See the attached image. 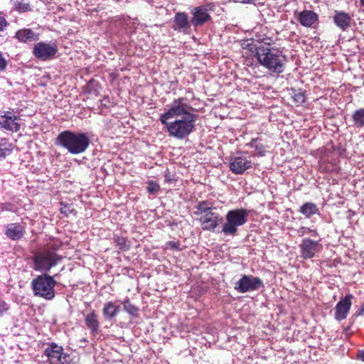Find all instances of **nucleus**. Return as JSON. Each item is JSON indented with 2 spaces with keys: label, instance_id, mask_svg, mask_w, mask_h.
I'll use <instances>...</instances> for the list:
<instances>
[{
  "label": "nucleus",
  "instance_id": "obj_1",
  "mask_svg": "<svg viewBox=\"0 0 364 364\" xmlns=\"http://www.w3.org/2000/svg\"><path fill=\"white\" fill-rule=\"evenodd\" d=\"M192 109L185 97L174 99L167 106L160 116V122L166 127L169 136L181 140L193 132L197 116L190 112Z\"/></svg>",
  "mask_w": 364,
  "mask_h": 364
},
{
  "label": "nucleus",
  "instance_id": "obj_2",
  "mask_svg": "<svg viewBox=\"0 0 364 364\" xmlns=\"http://www.w3.org/2000/svg\"><path fill=\"white\" fill-rule=\"evenodd\" d=\"M255 57L264 68L273 74H280L285 70L287 62L283 50L272 45L255 47Z\"/></svg>",
  "mask_w": 364,
  "mask_h": 364
},
{
  "label": "nucleus",
  "instance_id": "obj_3",
  "mask_svg": "<svg viewBox=\"0 0 364 364\" xmlns=\"http://www.w3.org/2000/svg\"><path fill=\"white\" fill-rule=\"evenodd\" d=\"M59 145L64 147L72 154L85 152L89 146L90 139L86 133L64 131L57 137Z\"/></svg>",
  "mask_w": 364,
  "mask_h": 364
},
{
  "label": "nucleus",
  "instance_id": "obj_4",
  "mask_svg": "<svg viewBox=\"0 0 364 364\" xmlns=\"http://www.w3.org/2000/svg\"><path fill=\"white\" fill-rule=\"evenodd\" d=\"M56 283L54 277L48 274L38 275L31 282L33 294L46 300H52L55 295L54 288Z\"/></svg>",
  "mask_w": 364,
  "mask_h": 364
},
{
  "label": "nucleus",
  "instance_id": "obj_5",
  "mask_svg": "<svg viewBox=\"0 0 364 364\" xmlns=\"http://www.w3.org/2000/svg\"><path fill=\"white\" fill-rule=\"evenodd\" d=\"M250 211L244 208H237L229 210L226 215L222 232L225 235L234 236L237 232L238 227L247 223Z\"/></svg>",
  "mask_w": 364,
  "mask_h": 364
},
{
  "label": "nucleus",
  "instance_id": "obj_6",
  "mask_svg": "<svg viewBox=\"0 0 364 364\" xmlns=\"http://www.w3.org/2000/svg\"><path fill=\"white\" fill-rule=\"evenodd\" d=\"M63 257L50 249L43 250L34 254L33 257V267L35 271L47 272L61 262Z\"/></svg>",
  "mask_w": 364,
  "mask_h": 364
},
{
  "label": "nucleus",
  "instance_id": "obj_7",
  "mask_svg": "<svg viewBox=\"0 0 364 364\" xmlns=\"http://www.w3.org/2000/svg\"><path fill=\"white\" fill-rule=\"evenodd\" d=\"M58 52V46L55 42H38L33 48V55L38 60L46 61L52 59Z\"/></svg>",
  "mask_w": 364,
  "mask_h": 364
},
{
  "label": "nucleus",
  "instance_id": "obj_8",
  "mask_svg": "<svg viewBox=\"0 0 364 364\" xmlns=\"http://www.w3.org/2000/svg\"><path fill=\"white\" fill-rule=\"evenodd\" d=\"M300 256L304 259H310L317 256L323 250V245L319 240H314L309 237L304 238L299 245Z\"/></svg>",
  "mask_w": 364,
  "mask_h": 364
},
{
  "label": "nucleus",
  "instance_id": "obj_9",
  "mask_svg": "<svg viewBox=\"0 0 364 364\" xmlns=\"http://www.w3.org/2000/svg\"><path fill=\"white\" fill-rule=\"evenodd\" d=\"M263 287V282L261 279L252 275L243 274L237 282L235 289L239 293H246L259 290Z\"/></svg>",
  "mask_w": 364,
  "mask_h": 364
},
{
  "label": "nucleus",
  "instance_id": "obj_10",
  "mask_svg": "<svg viewBox=\"0 0 364 364\" xmlns=\"http://www.w3.org/2000/svg\"><path fill=\"white\" fill-rule=\"evenodd\" d=\"M253 162L245 156H233L229 163L230 170L235 174H242L252 167Z\"/></svg>",
  "mask_w": 364,
  "mask_h": 364
},
{
  "label": "nucleus",
  "instance_id": "obj_11",
  "mask_svg": "<svg viewBox=\"0 0 364 364\" xmlns=\"http://www.w3.org/2000/svg\"><path fill=\"white\" fill-rule=\"evenodd\" d=\"M191 13L192 14L191 23L195 28L205 24L211 19L208 9L205 6H196L191 9Z\"/></svg>",
  "mask_w": 364,
  "mask_h": 364
},
{
  "label": "nucleus",
  "instance_id": "obj_12",
  "mask_svg": "<svg viewBox=\"0 0 364 364\" xmlns=\"http://www.w3.org/2000/svg\"><path fill=\"white\" fill-rule=\"evenodd\" d=\"M222 217L214 210L199 217L202 229L208 231H213L218 224L222 222Z\"/></svg>",
  "mask_w": 364,
  "mask_h": 364
},
{
  "label": "nucleus",
  "instance_id": "obj_13",
  "mask_svg": "<svg viewBox=\"0 0 364 364\" xmlns=\"http://www.w3.org/2000/svg\"><path fill=\"white\" fill-rule=\"evenodd\" d=\"M18 120L19 117L11 112H5L4 114H0V127L8 131L18 132L21 127Z\"/></svg>",
  "mask_w": 364,
  "mask_h": 364
},
{
  "label": "nucleus",
  "instance_id": "obj_14",
  "mask_svg": "<svg viewBox=\"0 0 364 364\" xmlns=\"http://www.w3.org/2000/svg\"><path fill=\"white\" fill-rule=\"evenodd\" d=\"M25 232L26 228L22 223H10L5 226V235L12 240H20L23 237Z\"/></svg>",
  "mask_w": 364,
  "mask_h": 364
},
{
  "label": "nucleus",
  "instance_id": "obj_15",
  "mask_svg": "<svg viewBox=\"0 0 364 364\" xmlns=\"http://www.w3.org/2000/svg\"><path fill=\"white\" fill-rule=\"evenodd\" d=\"M351 295H348L341 299L336 306L335 318L338 321L345 319L351 306Z\"/></svg>",
  "mask_w": 364,
  "mask_h": 364
},
{
  "label": "nucleus",
  "instance_id": "obj_16",
  "mask_svg": "<svg viewBox=\"0 0 364 364\" xmlns=\"http://www.w3.org/2000/svg\"><path fill=\"white\" fill-rule=\"evenodd\" d=\"M297 21L304 27H313L318 20L316 13L310 10L302 11L297 14Z\"/></svg>",
  "mask_w": 364,
  "mask_h": 364
},
{
  "label": "nucleus",
  "instance_id": "obj_17",
  "mask_svg": "<svg viewBox=\"0 0 364 364\" xmlns=\"http://www.w3.org/2000/svg\"><path fill=\"white\" fill-rule=\"evenodd\" d=\"M174 25L173 28L180 32H186L192 25L188 16L185 12H178L173 18Z\"/></svg>",
  "mask_w": 364,
  "mask_h": 364
},
{
  "label": "nucleus",
  "instance_id": "obj_18",
  "mask_svg": "<svg viewBox=\"0 0 364 364\" xmlns=\"http://www.w3.org/2000/svg\"><path fill=\"white\" fill-rule=\"evenodd\" d=\"M267 28L266 27H258L255 28V36L253 40L259 43V46H271L274 43L272 37L267 35Z\"/></svg>",
  "mask_w": 364,
  "mask_h": 364
},
{
  "label": "nucleus",
  "instance_id": "obj_19",
  "mask_svg": "<svg viewBox=\"0 0 364 364\" xmlns=\"http://www.w3.org/2000/svg\"><path fill=\"white\" fill-rule=\"evenodd\" d=\"M15 38L21 43L37 41L39 34L29 28H22L16 31Z\"/></svg>",
  "mask_w": 364,
  "mask_h": 364
},
{
  "label": "nucleus",
  "instance_id": "obj_20",
  "mask_svg": "<svg viewBox=\"0 0 364 364\" xmlns=\"http://www.w3.org/2000/svg\"><path fill=\"white\" fill-rule=\"evenodd\" d=\"M335 24L343 31H346L350 24V15L344 11H336L333 16Z\"/></svg>",
  "mask_w": 364,
  "mask_h": 364
},
{
  "label": "nucleus",
  "instance_id": "obj_21",
  "mask_svg": "<svg viewBox=\"0 0 364 364\" xmlns=\"http://www.w3.org/2000/svg\"><path fill=\"white\" fill-rule=\"evenodd\" d=\"M63 349L61 346L53 343L45 350V355L48 358L50 363L55 364L61 356Z\"/></svg>",
  "mask_w": 364,
  "mask_h": 364
},
{
  "label": "nucleus",
  "instance_id": "obj_22",
  "mask_svg": "<svg viewBox=\"0 0 364 364\" xmlns=\"http://www.w3.org/2000/svg\"><path fill=\"white\" fill-rule=\"evenodd\" d=\"M85 322L92 334L96 335L98 333L100 324L97 314L94 311L86 315Z\"/></svg>",
  "mask_w": 364,
  "mask_h": 364
},
{
  "label": "nucleus",
  "instance_id": "obj_23",
  "mask_svg": "<svg viewBox=\"0 0 364 364\" xmlns=\"http://www.w3.org/2000/svg\"><path fill=\"white\" fill-rule=\"evenodd\" d=\"M196 210L194 214L200 216H203L206 213H209L213 210H215V208L213 206V204L208 201H200L195 206Z\"/></svg>",
  "mask_w": 364,
  "mask_h": 364
},
{
  "label": "nucleus",
  "instance_id": "obj_24",
  "mask_svg": "<svg viewBox=\"0 0 364 364\" xmlns=\"http://www.w3.org/2000/svg\"><path fill=\"white\" fill-rule=\"evenodd\" d=\"M119 311V306H115L112 302L109 301L105 304L102 313L105 318L107 320L115 317L118 314Z\"/></svg>",
  "mask_w": 364,
  "mask_h": 364
},
{
  "label": "nucleus",
  "instance_id": "obj_25",
  "mask_svg": "<svg viewBox=\"0 0 364 364\" xmlns=\"http://www.w3.org/2000/svg\"><path fill=\"white\" fill-rule=\"evenodd\" d=\"M299 211L305 215L306 218H309L312 215L318 213V208L316 204L307 202L301 206Z\"/></svg>",
  "mask_w": 364,
  "mask_h": 364
},
{
  "label": "nucleus",
  "instance_id": "obj_26",
  "mask_svg": "<svg viewBox=\"0 0 364 364\" xmlns=\"http://www.w3.org/2000/svg\"><path fill=\"white\" fill-rule=\"evenodd\" d=\"M353 126L357 128L364 127V109H358L352 114Z\"/></svg>",
  "mask_w": 364,
  "mask_h": 364
},
{
  "label": "nucleus",
  "instance_id": "obj_27",
  "mask_svg": "<svg viewBox=\"0 0 364 364\" xmlns=\"http://www.w3.org/2000/svg\"><path fill=\"white\" fill-rule=\"evenodd\" d=\"M12 151L11 145L5 139H0V158H5Z\"/></svg>",
  "mask_w": 364,
  "mask_h": 364
},
{
  "label": "nucleus",
  "instance_id": "obj_28",
  "mask_svg": "<svg viewBox=\"0 0 364 364\" xmlns=\"http://www.w3.org/2000/svg\"><path fill=\"white\" fill-rule=\"evenodd\" d=\"M14 9L20 13L30 11L31 10V5L23 0H16L14 2Z\"/></svg>",
  "mask_w": 364,
  "mask_h": 364
},
{
  "label": "nucleus",
  "instance_id": "obj_29",
  "mask_svg": "<svg viewBox=\"0 0 364 364\" xmlns=\"http://www.w3.org/2000/svg\"><path fill=\"white\" fill-rule=\"evenodd\" d=\"M123 306L125 311L132 316H136L139 312V309L131 304L129 299H126L123 301Z\"/></svg>",
  "mask_w": 364,
  "mask_h": 364
},
{
  "label": "nucleus",
  "instance_id": "obj_30",
  "mask_svg": "<svg viewBox=\"0 0 364 364\" xmlns=\"http://www.w3.org/2000/svg\"><path fill=\"white\" fill-rule=\"evenodd\" d=\"M114 241L117 244L121 250H125L127 248V241L126 239L123 237H119L117 235L114 236Z\"/></svg>",
  "mask_w": 364,
  "mask_h": 364
},
{
  "label": "nucleus",
  "instance_id": "obj_31",
  "mask_svg": "<svg viewBox=\"0 0 364 364\" xmlns=\"http://www.w3.org/2000/svg\"><path fill=\"white\" fill-rule=\"evenodd\" d=\"M9 26V23L6 20V18L0 15V37H3L5 36V32Z\"/></svg>",
  "mask_w": 364,
  "mask_h": 364
},
{
  "label": "nucleus",
  "instance_id": "obj_32",
  "mask_svg": "<svg viewBox=\"0 0 364 364\" xmlns=\"http://www.w3.org/2000/svg\"><path fill=\"white\" fill-rule=\"evenodd\" d=\"M159 189L160 186L158 183L152 181L148 182L147 191L149 193H156L159 191Z\"/></svg>",
  "mask_w": 364,
  "mask_h": 364
},
{
  "label": "nucleus",
  "instance_id": "obj_33",
  "mask_svg": "<svg viewBox=\"0 0 364 364\" xmlns=\"http://www.w3.org/2000/svg\"><path fill=\"white\" fill-rule=\"evenodd\" d=\"M314 232V235H317L318 233L316 230H311L307 227H301L297 230V235L299 237H302L306 234H309L310 232Z\"/></svg>",
  "mask_w": 364,
  "mask_h": 364
},
{
  "label": "nucleus",
  "instance_id": "obj_34",
  "mask_svg": "<svg viewBox=\"0 0 364 364\" xmlns=\"http://www.w3.org/2000/svg\"><path fill=\"white\" fill-rule=\"evenodd\" d=\"M71 360L70 355L64 353L63 352L61 353V356L58 360V363L55 364H70Z\"/></svg>",
  "mask_w": 364,
  "mask_h": 364
},
{
  "label": "nucleus",
  "instance_id": "obj_35",
  "mask_svg": "<svg viewBox=\"0 0 364 364\" xmlns=\"http://www.w3.org/2000/svg\"><path fill=\"white\" fill-rule=\"evenodd\" d=\"M9 309V305L4 301H0V316Z\"/></svg>",
  "mask_w": 364,
  "mask_h": 364
},
{
  "label": "nucleus",
  "instance_id": "obj_36",
  "mask_svg": "<svg viewBox=\"0 0 364 364\" xmlns=\"http://www.w3.org/2000/svg\"><path fill=\"white\" fill-rule=\"evenodd\" d=\"M255 154L256 156H264V155L265 151L264 149L263 145H262V144L256 145L255 146Z\"/></svg>",
  "mask_w": 364,
  "mask_h": 364
},
{
  "label": "nucleus",
  "instance_id": "obj_37",
  "mask_svg": "<svg viewBox=\"0 0 364 364\" xmlns=\"http://www.w3.org/2000/svg\"><path fill=\"white\" fill-rule=\"evenodd\" d=\"M7 67V61L0 53V72L4 71Z\"/></svg>",
  "mask_w": 364,
  "mask_h": 364
},
{
  "label": "nucleus",
  "instance_id": "obj_38",
  "mask_svg": "<svg viewBox=\"0 0 364 364\" xmlns=\"http://www.w3.org/2000/svg\"><path fill=\"white\" fill-rule=\"evenodd\" d=\"M294 100L296 102H299V103H302L304 102L305 100V97L304 95V94L302 93H298L296 95H295L294 96Z\"/></svg>",
  "mask_w": 364,
  "mask_h": 364
},
{
  "label": "nucleus",
  "instance_id": "obj_39",
  "mask_svg": "<svg viewBox=\"0 0 364 364\" xmlns=\"http://www.w3.org/2000/svg\"><path fill=\"white\" fill-rule=\"evenodd\" d=\"M167 248H170L171 250L178 249V244L174 241H170L167 244Z\"/></svg>",
  "mask_w": 364,
  "mask_h": 364
},
{
  "label": "nucleus",
  "instance_id": "obj_40",
  "mask_svg": "<svg viewBox=\"0 0 364 364\" xmlns=\"http://www.w3.org/2000/svg\"><path fill=\"white\" fill-rule=\"evenodd\" d=\"M358 358L360 360H361L364 361V351H362V352L359 353L358 354Z\"/></svg>",
  "mask_w": 364,
  "mask_h": 364
},
{
  "label": "nucleus",
  "instance_id": "obj_41",
  "mask_svg": "<svg viewBox=\"0 0 364 364\" xmlns=\"http://www.w3.org/2000/svg\"><path fill=\"white\" fill-rule=\"evenodd\" d=\"M364 312V306L362 307L361 309H360V311L358 312L357 315L358 316H360V315H362Z\"/></svg>",
  "mask_w": 364,
  "mask_h": 364
},
{
  "label": "nucleus",
  "instance_id": "obj_42",
  "mask_svg": "<svg viewBox=\"0 0 364 364\" xmlns=\"http://www.w3.org/2000/svg\"><path fill=\"white\" fill-rule=\"evenodd\" d=\"M256 141V139H253L248 145L251 147L254 146V142Z\"/></svg>",
  "mask_w": 364,
  "mask_h": 364
},
{
  "label": "nucleus",
  "instance_id": "obj_43",
  "mask_svg": "<svg viewBox=\"0 0 364 364\" xmlns=\"http://www.w3.org/2000/svg\"><path fill=\"white\" fill-rule=\"evenodd\" d=\"M360 1L361 6L364 7V0H360Z\"/></svg>",
  "mask_w": 364,
  "mask_h": 364
},
{
  "label": "nucleus",
  "instance_id": "obj_44",
  "mask_svg": "<svg viewBox=\"0 0 364 364\" xmlns=\"http://www.w3.org/2000/svg\"><path fill=\"white\" fill-rule=\"evenodd\" d=\"M254 48L255 49V47ZM250 50H252V52H254V50H252V48H250Z\"/></svg>",
  "mask_w": 364,
  "mask_h": 364
},
{
  "label": "nucleus",
  "instance_id": "obj_45",
  "mask_svg": "<svg viewBox=\"0 0 364 364\" xmlns=\"http://www.w3.org/2000/svg\"><path fill=\"white\" fill-rule=\"evenodd\" d=\"M254 48L255 49V47ZM250 50H252V52H254V50H252V48H250Z\"/></svg>",
  "mask_w": 364,
  "mask_h": 364
}]
</instances>
